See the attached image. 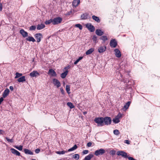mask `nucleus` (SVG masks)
<instances>
[{
	"label": "nucleus",
	"instance_id": "7",
	"mask_svg": "<svg viewBox=\"0 0 160 160\" xmlns=\"http://www.w3.org/2000/svg\"><path fill=\"white\" fill-rule=\"evenodd\" d=\"M117 154L118 156H121L125 158H128L127 153L123 151H118L117 152Z\"/></svg>",
	"mask_w": 160,
	"mask_h": 160
},
{
	"label": "nucleus",
	"instance_id": "57",
	"mask_svg": "<svg viewBox=\"0 0 160 160\" xmlns=\"http://www.w3.org/2000/svg\"><path fill=\"white\" fill-rule=\"evenodd\" d=\"M69 68V66H68L67 67L65 68V69H68Z\"/></svg>",
	"mask_w": 160,
	"mask_h": 160
},
{
	"label": "nucleus",
	"instance_id": "11",
	"mask_svg": "<svg viewBox=\"0 0 160 160\" xmlns=\"http://www.w3.org/2000/svg\"><path fill=\"white\" fill-rule=\"evenodd\" d=\"M90 18V15L87 13H84L81 16V18L82 20H85L88 18Z\"/></svg>",
	"mask_w": 160,
	"mask_h": 160
},
{
	"label": "nucleus",
	"instance_id": "5",
	"mask_svg": "<svg viewBox=\"0 0 160 160\" xmlns=\"http://www.w3.org/2000/svg\"><path fill=\"white\" fill-rule=\"evenodd\" d=\"M86 27L91 32H93L95 30V28L91 23H88L85 25Z\"/></svg>",
	"mask_w": 160,
	"mask_h": 160
},
{
	"label": "nucleus",
	"instance_id": "4",
	"mask_svg": "<svg viewBox=\"0 0 160 160\" xmlns=\"http://www.w3.org/2000/svg\"><path fill=\"white\" fill-rule=\"evenodd\" d=\"M105 152V150L102 148L96 150L94 152V154L96 156L103 155Z\"/></svg>",
	"mask_w": 160,
	"mask_h": 160
},
{
	"label": "nucleus",
	"instance_id": "3",
	"mask_svg": "<svg viewBox=\"0 0 160 160\" xmlns=\"http://www.w3.org/2000/svg\"><path fill=\"white\" fill-rule=\"evenodd\" d=\"M111 119L110 117H106L103 118V122L105 124L108 125L110 124L111 123Z\"/></svg>",
	"mask_w": 160,
	"mask_h": 160
},
{
	"label": "nucleus",
	"instance_id": "29",
	"mask_svg": "<svg viewBox=\"0 0 160 160\" xmlns=\"http://www.w3.org/2000/svg\"><path fill=\"white\" fill-rule=\"evenodd\" d=\"M78 147L77 145L76 144H75L72 147L68 149V152H71L73 151L76 149Z\"/></svg>",
	"mask_w": 160,
	"mask_h": 160
},
{
	"label": "nucleus",
	"instance_id": "59",
	"mask_svg": "<svg viewBox=\"0 0 160 160\" xmlns=\"http://www.w3.org/2000/svg\"><path fill=\"white\" fill-rule=\"evenodd\" d=\"M32 160H36V159H32Z\"/></svg>",
	"mask_w": 160,
	"mask_h": 160
},
{
	"label": "nucleus",
	"instance_id": "22",
	"mask_svg": "<svg viewBox=\"0 0 160 160\" xmlns=\"http://www.w3.org/2000/svg\"><path fill=\"white\" fill-rule=\"evenodd\" d=\"M93 157V154H89L88 156H86L83 160H90Z\"/></svg>",
	"mask_w": 160,
	"mask_h": 160
},
{
	"label": "nucleus",
	"instance_id": "9",
	"mask_svg": "<svg viewBox=\"0 0 160 160\" xmlns=\"http://www.w3.org/2000/svg\"><path fill=\"white\" fill-rule=\"evenodd\" d=\"M53 84L56 86L57 88L60 87L61 84L60 82L57 79L54 78L52 80Z\"/></svg>",
	"mask_w": 160,
	"mask_h": 160
},
{
	"label": "nucleus",
	"instance_id": "56",
	"mask_svg": "<svg viewBox=\"0 0 160 160\" xmlns=\"http://www.w3.org/2000/svg\"><path fill=\"white\" fill-rule=\"evenodd\" d=\"M2 5L0 3V10H2Z\"/></svg>",
	"mask_w": 160,
	"mask_h": 160
},
{
	"label": "nucleus",
	"instance_id": "27",
	"mask_svg": "<svg viewBox=\"0 0 160 160\" xmlns=\"http://www.w3.org/2000/svg\"><path fill=\"white\" fill-rule=\"evenodd\" d=\"M130 103L131 102L130 101L127 102L124 106L123 109H125V110H126L128 109L130 105Z\"/></svg>",
	"mask_w": 160,
	"mask_h": 160
},
{
	"label": "nucleus",
	"instance_id": "47",
	"mask_svg": "<svg viewBox=\"0 0 160 160\" xmlns=\"http://www.w3.org/2000/svg\"><path fill=\"white\" fill-rule=\"evenodd\" d=\"M35 151L36 153H38L40 151V149L39 148H37L36 149H35Z\"/></svg>",
	"mask_w": 160,
	"mask_h": 160
},
{
	"label": "nucleus",
	"instance_id": "17",
	"mask_svg": "<svg viewBox=\"0 0 160 160\" xmlns=\"http://www.w3.org/2000/svg\"><path fill=\"white\" fill-rule=\"evenodd\" d=\"M48 74H50L52 76L56 77L57 76L56 72L52 69L49 70Z\"/></svg>",
	"mask_w": 160,
	"mask_h": 160
},
{
	"label": "nucleus",
	"instance_id": "53",
	"mask_svg": "<svg viewBox=\"0 0 160 160\" xmlns=\"http://www.w3.org/2000/svg\"><path fill=\"white\" fill-rule=\"evenodd\" d=\"M3 97H1L0 98V105L1 104L2 102L3 101L4 99Z\"/></svg>",
	"mask_w": 160,
	"mask_h": 160
},
{
	"label": "nucleus",
	"instance_id": "12",
	"mask_svg": "<svg viewBox=\"0 0 160 160\" xmlns=\"http://www.w3.org/2000/svg\"><path fill=\"white\" fill-rule=\"evenodd\" d=\"M115 54L116 56L118 58L121 57V53L120 51L118 48L115 49L114 50Z\"/></svg>",
	"mask_w": 160,
	"mask_h": 160
},
{
	"label": "nucleus",
	"instance_id": "41",
	"mask_svg": "<svg viewBox=\"0 0 160 160\" xmlns=\"http://www.w3.org/2000/svg\"><path fill=\"white\" fill-rule=\"evenodd\" d=\"M66 152H67V151H57V152L56 153L58 154H63Z\"/></svg>",
	"mask_w": 160,
	"mask_h": 160
},
{
	"label": "nucleus",
	"instance_id": "52",
	"mask_svg": "<svg viewBox=\"0 0 160 160\" xmlns=\"http://www.w3.org/2000/svg\"><path fill=\"white\" fill-rule=\"evenodd\" d=\"M72 13V11H70L69 12H68V13H67L66 14V15H70Z\"/></svg>",
	"mask_w": 160,
	"mask_h": 160
},
{
	"label": "nucleus",
	"instance_id": "6",
	"mask_svg": "<svg viewBox=\"0 0 160 160\" xmlns=\"http://www.w3.org/2000/svg\"><path fill=\"white\" fill-rule=\"evenodd\" d=\"M117 45V42L115 39H112L110 42V45L112 48H116Z\"/></svg>",
	"mask_w": 160,
	"mask_h": 160
},
{
	"label": "nucleus",
	"instance_id": "35",
	"mask_svg": "<svg viewBox=\"0 0 160 160\" xmlns=\"http://www.w3.org/2000/svg\"><path fill=\"white\" fill-rule=\"evenodd\" d=\"M97 37L96 35H94L93 36L92 40L93 41L96 43L97 42Z\"/></svg>",
	"mask_w": 160,
	"mask_h": 160
},
{
	"label": "nucleus",
	"instance_id": "37",
	"mask_svg": "<svg viewBox=\"0 0 160 160\" xmlns=\"http://www.w3.org/2000/svg\"><path fill=\"white\" fill-rule=\"evenodd\" d=\"M113 121L115 123H119L120 121L118 119V118H117L115 117V118L113 119Z\"/></svg>",
	"mask_w": 160,
	"mask_h": 160
},
{
	"label": "nucleus",
	"instance_id": "46",
	"mask_svg": "<svg viewBox=\"0 0 160 160\" xmlns=\"http://www.w3.org/2000/svg\"><path fill=\"white\" fill-rule=\"evenodd\" d=\"M60 91L62 94L64 95L65 94V92L62 88H60Z\"/></svg>",
	"mask_w": 160,
	"mask_h": 160
},
{
	"label": "nucleus",
	"instance_id": "42",
	"mask_svg": "<svg viewBox=\"0 0 160 160\" xmlns=\"http://www.w3.org/2000/svg\"><path fill=\"white\" fill-rule=\"evenodd\" d=\"M36 29V27L35 26H32L29 27V30L30 31L35 30Z\"/></svg>",
	"mask_w": 160,
	"mask_h": 160
},
{
	"label": "nucleus",
	"instance_id": "25",
	"mask_svg": "<svg viewBox=\"0 0 160 160\" xmlns=\"http://www.w3.org/2000/svg\"><path fill=\"white\" fill-rule=\"evenodd\" d=\"M92 18L93 20L98 23L100 22V20L99 18L98 17L93 15L92 16Z\"/></svg>",
	"mask_w": 160,
	"mask_h": 160
},
{
	"label": "nucleus",
	"instance_id": "13",
	"mask_svg": "<svg viewBox=\"0 0 160 160\" xmlns=\"http://www.w3.org/2000/svg\"><path fill=\"white\" fill-rule=\"evenodd\" d=\"M20 33L22 35L23 38H25L28 37V33L24 31L23 29H22L20 30Z\"/></svg>",
	"mask_w": 160,
	"mask_h": 160
},
{
	"label": "nucleus",
	"instance_id": "54",
	"mask_svg": "<svg viewBox=\"0 0 160 160\" xmlns=\"http://www.w3.org/2000/svg\"><path fill=\"white\" fill-rule=\"evenodd\" d=\"M92 143L91 142H89L87 143V146L88 147H90L92 145Z\"/></svg>",
	"mask_w": 160,
	"mask_h": 160
},
{
	"label": "nucleus",
	"instance_id": "30",
	"mask_svg": "<svg viewBox=\"0 0 160 160\" xmlns=\"http://www.w3.org/2000/svg\"><path fill=\"white\" fill-rule=\"evenodd\" d=\"M13 147L14 148L19 151H22V149L23 146L21 145H20L19 146L14 145Z\"/></svg>",
	"mask_w": 160,
	"mask_h": 160
},
{
	"label": "nucleus",
	"instance_id": "48",
	"mask_svg": "<svg viewBox=\"0 0 160 160\" xmlns=\"http://www.w3.org/2000/svg\"><path fill=\"white\" fill-rule=\"evenodd\" d=\"M121 117L122 115L121 114H119L116 117V118H118L119 119L120 118H121Z\"/></svg>",
	"mask_w": 160,
	"mask_h": 160
},
{
	"label": "nucleus",
	"instance_id": "21",
	"mask_svg": "<svg viewBox=\"0 0 160 160\" xmlns=\"http://www.w3.org/2000/svg\"><path fill=\"white\" fill-rule=\"evenodd\" d=\"M17 81L18 82H23L24 81H25V76H22L20 78H19L18 79Z\"/></svg>",
	"mask_w": 160,
	"mask_h": 160
},
{
	"label": "nucleus",
	"instance_id": "51",
	"mask_svg": "<svg viewBox=\"0 0 160 160\" xmlns=\"http://www.w3.org/2000/svg\"><path fill=\"white\" fill-rule=\"evenodd\" d=\"M5 133L4 131L3 130H1L0 129V134H3Z\"/></svg>",
	"mask_w": 160,
	"mask_h": 160
},
{
	"label": "nucleus",
	"instance_id": "44",
	"mask_svg": "<svg viewBox=\"0 0 160 160\" xmlns=\"http://www.w3.org/2000/svg\"><path fill=\"white\" fill-rule=\"evenodd\" d=\"M5 138L8 142H13V140L12 139H10L8 137H6Z\"/></svg>",
	"mask_w": 160,
	"mask_h": 160
},
{
	"label": "nucleus",
	"instance_id": "32",
	"mask_svg": "<svg viewBox=\"0 0 160 160\" xmlns=\"http://www.w3.org/2000/svg\"><path fill=\"white\" fill-rule=\"evenodd\" d=\"M103 40L104 42H105L106 40H108V39L107 37L106 36H103L101 37L100 38Z\"/></svg>",
	"mask_w": 160,
	"mask_h": 160
},
{
	"label": "nucleus",
	"instance_id": "33",
	"mask_svg": "<svg viewBox=\"0 0 160 160\" xmlns=\"http://www.w3.org/2000/svg\"><path fill=\"white\" fill-rule=\"evenodd\" d=\"M22 75V74L21 73H19L18 72H17L16 73V76L15 77V78H19L21 77Z\"/></svg>",
	"mask_w": 160,
	"mask_h": 160
},
{
	"label": "nucleus",
	"instance_id": "2",
	"mask_svg": "<svg viewBox=\"0 0 160 160\" xmlns=\"http://www.w3.org/2000/svg\"><path fill=\"white\" fill-rule=\"evenodd\" d=\"M52 20V24L55 25L60 23L62 21V19L60 17H57L54 18Z\"/></svg>",
	"mask_w": 160,
	"mask_h": 160
},
{
	"label": "nucleus",
	"instance_id": "50",
	"mask_svg": "<svg viewBox=\"0 0 160 160\" xmlns=\"http://www.w3.org/2000/svg\"><path fill=\"white\" fill-rule=\"evenodd\" d=\"M124 142L128 144H130V141L128 140H125L124 141Z\"/></svg>",
	"mask_w": 160,
	"mask_h": 160
},
{
	"label": "nucleus",
	"instance_id": "15",
	"mask_svg": "<svg viewBox=\"0 0 160 160\" xmlns=\"http://www.w3.org/2000/svg\"><path fill=\"white\" fill-rule=\"evenodd\" d=\"M10 151H11L12 153L13 154H15L18 156H20L21 155L20 152H19L18 151L16 150L13 148H11L10 149Z\"/></svg>",
	"mask_w": 160,
	"mask_h": 160
},
{
	"label": "nucleus",
	"instance_id": "31",
	"mask_svg": "<svg viewBox=\"0 0 160 160\" xmlns=\"http://www.w3.org/2000/svg\"><path fill=\"white\" fill-rule=\"evenodd\" d=\"M66 89L67 93L68 94L70 93V86L69 85H67L66 86Z\"/></svg>",
	"mask_w": 160,
	"mask_h": 160
},
{
	"label": "nucleus",
	"instance_id": "43",
	"mask_svg": "<svg viewBox=\"0 0 160 160\" xmlns=\"http://www.w3.org/2000/svg\"><path fill=\"white\" fill-rule=\"evenodd\" d=\"M51 22L52 23V19H50V20L46 21L45 22V23L47 25L50 24Z\"/></svg>",
	"mask_w": 160,
	"mask_h": 160
},
{
	"label": "nucleus",
	"instance_id": "55",
	"mask_svg": "<svg viewBox=\"0 0 160 160\" xmlns=\"http://www.w3.org/2000/svg\"><path fill=\"white\" fill-rule=\"evenodd\" d=\"M9 88L11 90V91H13V86H10V87H9Z\"/></svg>",
	"mask_w": 160,
	"mask_h": 160
},
{
	"label": "nucleus",
	"instance_id": "18",
	"mask_svg": "<svg viewBox=\"0 0 160 160\" xmlns=\"http://www.w3.org/2000/svg\"><path fill=\"white\" fill-rule=\"evenodd\" d=\"M80 2V0H74L72 2V5L73 7H76Z\"/></svg>",
	"mask_w": 160,
	"mask_h": 160
},
{
	"label": "nucleus",
	"instance_id": "1",
	"mask_svg": "<svg viewBox=\"0 0 160 160\" xmlns=\"http://www.w3.org/2000/svg\"><path fill=\"white\" fill-rule=\"evenodd\" d=\"M94 121L98 124V126H102L104 125L103 117L96 118L94 119Z\"/></svg>",
	"mask_w": 160,
	"mask_h": 160
},
{
	"label": "nucleus",
	"instance_id": "38",
	"mask_svg": "<svg viewBox=\"0 0 160 160\" xmlns=\"http://www.w3.org/2000/svg\"><path fill=\"white\" fill-rule=\"evenodd\" d=\"M83 58L82 57H80L79 58L77 59L74 62V64L76 65Z\"/></svg>",
	"mask_w": 160,
	"mask_h": 160
},
{
	"label": "nucleus",
	"instance_id": "26",
	"mask_svg": "<svg viewBox=\"0 0 160 160\" xmlns=\"http://www.w3.org/2000/svg\"><path fill=\"white\" fill-rule=\"evenodd\" d=\"M94 49L93 48H91L89 49L86 52V54L87 55H88L91 53H92L94 51Z\"/></svg>",
	"mask_w": 160,
	"mask_h": 160
},
{
	"label": "nucleus",
	"instance_id": "19",
	"mask_svg": "<svg viewBox=\"0 0 160 160\" xmlns=\"http://www.w3.org/2000/svg\"><path fill=\"white\" fill-rule=\"evenodd\" d=\"M96 34L98 36H101L103 34L104 32L102 31V30L99 29H97L95 31Z\"/></svg>",
	"mask_w": 160,
	"mask_h": 160
},
{
	"label": "nucleus",
	"instance_id": "58",
	"mask_svg": "<svg viewBox=\"0 0 160 160\" xmlns=\"http://www.w3.org/2000/svg\"><path fill=\"white\" fill-rule=\"evenodd\" d=\"M83 113H84V114H86L87 113V112H84Z\"/></svg>",
	"mask_w": 160,
	"mask_h": 160
},
{
	"label": "nucleus",
	"instance_id": "40",
	"mask_svg": "<svg viewBox=\"0 0 160 160\" xmlns=\"http://www.w3.org/2000/svg\"><path fill=\"white\" fill-rule=\"evenodd\" d=\"M113 133L116 135H118L120 134V132L118 130L115 129L113 131Z\"/></svg>",
	"mask_w": 160,
	"mask_h": 160
},
{
	"label": "nucleus",
	"instance_id": "24",
	"mask_svg": "<svg viewBox=\"0 0 160 160\" xmlns=\"http://www.w3.org/2000/svg\"><path fill=\"white\" fill-rule=\"evenodd\" d=\"M26 40L27 41L34 42L36 41L35 39L32 37L28 36L26 38Z\"/></svg>",
	"mask_w": 160,
	"mask_h": 160
},
{
	"label": "nucleus",
	"instance_id": "14",
	"mask_svg": "<svg viewBox=\"0 0 160 160\" xmlns=\"http://www.w3.org/2000/svg\"><path fill=\"white\" fill-rule=\"evenodd\" d=\"M39 75V73L37 71H34L29 74V76L32 77H36Z\"/></svg>",
	"mask_w": 160,
	"mask_h": 160
},
{
	"label": "nucleus",
	"instance_id": "39",
	"mask_svg": "<svg viewBox=\"0 0 160 160\" xmlns=\"http://www.w3.org/2000/svg\"><path fill=\"white\" fill-rule=\"evenodd\" d=\"M76 27L78 28L80 30H82V25L80 24H76L75 25Z\"/></svg>",
	"mask_w": 160,
	"mask_h": 160
},
{
	"label": "nucleus",
	"instance_id": "23",
	"mask_svg": "<svg viewBox=\"0 0 160 160\" xmlns=\"http://www.w3.org/2000/svg\"><path fill=\"white\" fill-rule=\"evenodd\" d=\"M45 27V26L44 24H38L37 27V29L38 30H40L44 28Z\"/></svg>",
	"mask_w": 160,
	"mask_h": 160
},
{
	"label": "nucleus",
	"instance_id": "49",
	"mask_svg": "<svg viewBox=\"0 0 160 160\" xmlns=\"http://www.w3.org/2000/svg\"><path fill=\"white\" fill-rule=\"evenodd\" d=\"M88 152V150H85L83 151V153L84 154H87Z\"/></svg>",
	"mask_w": 160,
	"mask_h": 160
},
{
	"label": "nucleus",
	"instance_id": "20",
	"mask_svg": "<svg viewBox=\"0 0 160 160\" xmlns=\"http://www.w3.org/2000/svg\"><path fill=\"white\" fill-rule=\"evenodd\" d=\"M24 153L27 154H29L30 155H32L33 154V152L31 151L30 150L25 149H24Z\"/></svg>",
	"mask_w": 160,
	"mask_h": 160
},
{
	"label": "nucleus",
	"instance_id": "10",
	"mask_svg": "<svg viewBox=\"0 0 160 160\" xmlns=\"http://www.w3.org/2000/svg\"><path fill=\"white\" fill-rule=\"evenodd\" d=\"M107 49L106 46H100L98 49V51L100 53H102L106 51Z\"/></svg>",
	"mask_w": 160,
	"mask_h": 160
},
{
	"label": "nucleus",
	"instance_id": "28",
	"mask_svg": "<svg viewBox=\"0 0 160 160\" xmlns=\"http://www.w3.org/2000/svg\"><path fill=\"white\" fill-rule=\"evenodd\" d=\"M68 73V71L67 70L64 72L62 73L61 75V77L62 78H65L67 75Z\"/></svg>",
	"mask_w": 160,
	"mask_h": 160
},
{
	"label": "nucleus",
	"instance_id": "36",
	"mask_svg": "<svg viewBox=\"0 0 160 160\" xmlns=\"http://www.w3.org/2000/svg\"><path fill=\"white\" fill-rule=\"evenodd\" d=\"M79 154H75L73 156V158L77 160H78L79 158Z\"/></svg>",
	"mask_w": 160,
	"mask_h": 160
},
{
	"label": "nucleus",
	"instance_id": "8",
	"mask_svg": "<svg viewBox=\"0 0 160 160\" xmlns=\"http://www.w3.org/2000/svg\"><path fill=\"white\" fill-rule=\"evenodd\" d=\"M34 37L37 40L38 42H40L41 39L43 38L42 35L41 33H37L34 35Z\"/></svg>",
	"mask_w": 160,
	"mask_h": 160
},
{
	"label": "nucleus",
	"instance_id": "45",
	"mask_svg": "<svg viewBox=\"0 0 160 160\" xmlns=\"http://www.w3.org/2000/svg\"><path fill=\"white\" fill-rule=\"evenodd\" d=\"M116 151L114 150H111L110 152V154L113 155L115 154Z\"/></svg>",
	"mask_w": 160,
	"mask_h": 160
},
{
	"label": "nucleus",
	"instance_id": "34",
	"mask_svg": "<svg viewBox=\"0 0 160 160\" xmlns=\"http://www.w3.org/2000/svg\"><path fill=\"white\" fill-rule=\"evenodd\" d=\"M67 105L71 109H72L74 107V106L71 102H68L67 103Z\"/></svg>",
	"mask_w": 160,
	"mask_h": 160
},
{
	"label": "nucleus",
	"instance_id": "16",
	"mask_svg": "<svg viewBox=\"0 0 160 160\" xmlns=\"http://www.w3.org/2000/svg\"><path fill=\"white\" fill-rule=\"evenodd\" d=\"M9 92L10 90L8 89H5L2 94V97L4 98L6 97L8 95Z\"/></svg>",
	"mask_w": 160,
	"mask_h": 160
}]
</instances>
